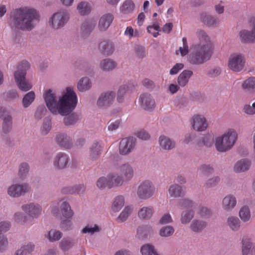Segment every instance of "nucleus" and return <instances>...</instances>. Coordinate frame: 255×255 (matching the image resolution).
I'll return each instance as SVG.
<instances>
[{
	"mask_svg": "<svg viewBox=\"0 0 255 255\" xmlns=\"http://www.w3.org/2000/svg\"><path fill=\"white\" fill-rule=\"evenodd\" d=\"M43 98L46 107L52 115L67 116L64 119L66 125H73L81 119L79 114H70L76 108L78 100L73 88L67 87L60 96H57L55 90L46 89L43 92Z\"/></svg>",
	"mask_w": 255,
	"mask_h": 255,
	"instance_id": "nucleus-1",
	"label": "nucleus"
},
{
	"mask_svg": "<svg viewBox=\"0 0 255 255\" xmlns=\"http://www.w3.org/2000/svg\"><path fill=\"white\" fill-rule=\"evenodd\" d=\"M195 35L198 43L192 46V52L188 56L187 61L191 64L200 65L209 60L212 56L211 40L206 32L201 29H197Z\"/></svg>",
	"mask_w": 255,
	"mask_h": 255,
	"instance_id": "nucleus-2",
	"label": "nucleus"
},
{
	"mask_svg": "<svg viewBox=\"0 0 255 255\" xmlns=\"http://www.w3.org/2000/svg\"><path fill=\"white\" fill-rule=\"evenodd\" d=\"M38 11L30 6H22L16 8L11 13L9 23L15 28L24 31H31L35 27V22L39 19Z\"/></svg>",
	"mask_w": 255,
	"mask_h": 255,
	"instance_id": "nucleus-3",
	"label": "nucleus"
},
{
	"mask_svg": "<svg viewBox=\"0 0 255 255\" xmlns=\"http://www.w3.org/2000/svg\"><path fill=\"white\" fill-rule=\"evenodd\" d=\"M238 139V133L236 129L229 128L215 139L216 149L219 152H226L232 149Z\"/></svg>",
	"mask_w": 255,
	"mask_h": 255,
	"instance_id": "nucleus-4",
	"label": "nucleus"
},
{
	"mask_svg": "<svg viewBox=\"0 0 255 255\" xmlns=\"http://www.w3.org/2000/svg\"><path fill=\"white\" fill-rule=\"evenodd\" d=\"M30 68V64L27 61H23L18 66L14 76L18 88L22 91L27 92L32 88L31 82L26 79L27 71Z\"/></svg>",
	"mask_w": 255,
	"mask_h": 255,
	"instance_id": "nucleus-5",
	"label": "nucleus"
},
{
	"mask_svg": "<svg viewBox=\"0 0 255 255\" xmlns=\"http://www.w3.org/2000/svg\"><path fill=\"white\" fill-rule=\"evenodd\" d=\"M70 18L69 12L65 9H62L54 13L49 17L48 23L52 29L59 30L66 25Z\"/></svg>",
	"mask_w": 255,
	"mask_h": 255,
	"instance_id": "nucleus-6",
	"label": "nucleus"
},
{
	"mask_svg": "<svg viewBox=\"0 0 255 255\" xmlns=\"http://www.w3.org/2000/svg\"><path fill=\"white\" fill-rule=\"evenodd\" d=\"M246 58L244 54L236 52L231 54L228 61V67L235 73L242 72L246 67Z\"/></svg>",
	"mask_w": 255,
	"mask_h": 255,
	"instance_id": "nucleus-7",
	"label": "nucleus"
},
{
	"mask_svg": "<svg viewBox=\"0 0 255 255\" xmlns=\"http://www.w3.org/2000/svg\"><path fill=\"white\" fill-rule=\"evenodd\" d=\"M156 192L154 184L151 180H145L139 184L136 194L139 199L146 200L154 197Z\"/></svg>",
	"mask_w": 255,
	"mask_h": 255,
	"instance_id": "nucleus-8",
	"label": "nucleus"
},
{
	"mask_svg": "<svg viewBox=\"0 0 255 255\" xmlns=\"http://www.w3.org/2000/svg\"><path fill=\"white\" fill-rule=\"evenodd\" d=\"M21 210L32 219H38L42 213V205L36 202H31L21 205Z\"/></svg>",
	"mask_w": 255,
	"mask_h": 255,
	"instance_id": "nucleus-9",
	"label": "nucleus"
},
{
	"mask_svg": "<svg viewBox=\"0 0 255 255\" xmlns=\"http://www.w3.org/2000/svg\"><path fill=\"white\" fill-rule=\"evenodd\" d=\"M30 190V187L26 183H13L7 188V194L11 198H18L28 193Z\"/></svg>",
	"mask_w": 255,
	"mask_h": 255,
	"instance_id": "nucleus-10",
	"label": "nucleus"
},
{
	"mask_svg": "<svg viewBox=\"0 0 255 255\" xmlns=\"http://www.w3.org/2000/svg\"><path fill=\"white\" fill-rule=\"evenodd\" d=\"M250 25L251 27V31L244 29L239 31V38L243 43H255V17H253L251 18Z\"/></svg>",
	"mask_w": 255,
	"mask_h": 255,
	"instance_id": "nucleus-11",
	"label": "nucleus"
},
{
	"mask_svg": "<svg viewBox=\"0 0 255 255\" xmlns=\"http://www.w3.org/2000/svg\"><path fill=\"white\" fill-rule=\"evenodd\" d=\"M115 93L112 91H107L102 93L97 101V107L102 110H106L114 103Z\"/></svg>",
	"mask_w": 255,
	"mask_h": 255,
	"instance_id": "nucleus-12",
	"label": "nucleus"
},
{
	"mask_svg": "<svg viewBox=\"0 0 255 255\" xmlns=\"http://www.w3.org/2000/svg\"><path fill=\"white\" fill-rule=\"evenodd\" d=\"M136 144V139L133 137L123 138L119 144V150L120 154L127 155L134 149Z\"/></svg>",
	"mask_w": 255,
	"mask_h": 255,
	"instance_id": "nucleus-13",
	"label": "nucleus"
},
{
	"mask_svg": "<svg viewBox=\"0 0 255 255\" xmlns=\"http://www.w3.org/2000/svg\"><path fill=\"white\" fill-rule=\"evenodd\" d=\"M138 102L140 107L147 111H152L156 107L154 99L149 93L141 94L139 97Z\"/></svg>",
	"mask_w": 255,
	"mask_h": 255,
	"instance_id": "nucleus-14",
	"label": "nucleus"
},
{
	"mask_svg": "<svg viewBox=\"0 0 255 255\" xmlns=\"http://www.w3.org/2000/svg\"><path fill=\"white\" fill-rule=\"evenodd\" d=\"M70 160V159L68 154L63 152H58L53 158V167L57 170L64 169L68 167Z\"/></svg>",
	"mask_w": 255,
	"mask_h": 255,
	"instance_id": "nucleus-15",
	"label": "nucleus"
},
{
	"mask_svg": "<svg viewBox=\"0 0 255 255\" xmlns=\"http://www.w3.org/2000/svg\"><path fill=\"white\" fill-rule=\"evenodd\" d=\"M191 124L193 129L197 131H204L208 127L206 118L200 114H196L192 117Z\"/></svg>",
	"mask_w": 255,
	"mask_h": 255,
	"instance_id": "nucleus-16",
	"label": "nucleus"
},
{
	"mask_svg": "<svg viewBox=\"0 0 255 255\" xmlns=\"http://www.w3.org/2000/svg\"><path fill=\"white\" fill-rule=\"evenodd\" d=\"M237 205V199L236 197L233 194H227L222 200L221 207L222 209L225 212H231L236 208Z\"/></svg>",
	"mask_w": 255,
	"mask_h": 255,
	"instance_id": "nucleus-17",
	"label": "nucleus"
},
{
	"mask_svg": "<svg viewBox=\"0 0 255 255\" xmlns=\"http://www.w3.org/2000/svg\"><path fill=\"white\" fill-rule=\"evenodd\" d=\"M241 243L242 255H255V246L251 237L247 236H244Z\"/></svg>",
	"mask_w": 255,
	"mask_h": 255,
	"instance_id": "nucleus-18",
	"label": "nucleus"
},
{
	"mask_svg": "<svg viewBox=\"0 0 255 255\" xmlns=\"http://www.w3.org/2000/svg\"><path fill=\"white\" fill-rule=\"evenodd\" d=\"M114 20V15L111 13L102 15L99 20L98 28L102 32L106 31Z\"/></svg>",
	"mask_w": 255,
	"mask_h": 255,
	"instance_id": "nucleus-19",
	"label": "nucleus"
},
{
	"mask_svg": "<svg viewBox=\"0 0 255 255\" xmlns=\"http://www.w3.org/2000/svg\"><path fill=\"white\" fill-rule=\"evenodd\" d=\"M251 166V160L244 158L237 161L233 166V171L236 173H241L247 171Z\"/></svg>",
	"mask_w": 255,
	"mask_h": 255,
	"instance_id": "nucleus-20",
	"label": "nucleus"
},
{
	"mask_svg": "<svg viewBox=\"0 0 255 255\" xmlns=\"http://www.w3.org/2000/svg\"><path fill=\"white\" fill-rule=\"evenodd\" d=\"M94 3L92 1L82 0L77 5L76 9L81 16L88 15L91 12Z\"/></svg>",
	"mask_w": 255,
	"mask_h": 255,
	"instance_id": "nucleus-21",
	"label": "nucleus"
},
{
	"mask_svg": "<svg viewBox=\"0 0 255 255\" xmlns=\"http://www.w3.org/2000/svg\"><path fill=\"white\" fill-rule=\"evenodd\" d=\"M117 170L123 175L122 177L126 181H130L133 176V168L128 163L119 165L117 167Z\"/></svg>",
	"mask_w": 255,
	"mask_h": 255,
	"instance_id": "nucleus-22",
	"label": "nucleus"
},
{
	"mask_svg": "<svg viewBox=\"0 0 255 255\" xmlns=\"http://www.w3.org/2000/svg\"><path fill=\"white\" fill-rule=\"evenodd\" d=\"M134 85L131 83L121 85L117 91V101L119 103L124 102L127 94L132 91Z\"/></svg>",
	"mask_w": 255,
	"mask_h": 255,
	"instance_id": "nucleus-23",
	"label": "nucleus"
},
{
	"mask_svg": "<svg viewBox=\"0 0 255 255\" xmlns=\"http://www.w3.org/2000/svg\"><path fill=\"white\" fill-rule=\"evenodd\" d=\"M103 148V144L101 141H94L89 148V155L90 159L92 160L98 159L101 156Z\"/></svg>",
	"mask_w": 255,
	"mask_h": 255,
	"instance_id": "nucleus-24",
	"label": "nucleus"
},
{
	"mask_svg": "<svg viewBox=\"0 0 255 255\" xmlns=\"http://www.w3.org/2000/svg\"><path fill=\"white\" fill-rule=\"evenodd\" d=\"M62 215L64 218L71 219L73 216L74 212L71 207L65 198H62L58 201Z\"/></svg>",
	"mask_w": 255,
	"mask_h": 255,
	"instance_id": "nucleus-25",
	"label": "nucleus"
},
{
	"mask_svg": "<svg viewBox=\"0 0 255 255\" xmlns=\"http://www.w3.org/2000/svg\"><path fill=\"white\" fill-rule=\"evenodd\" d=\"M158 142L160 147L166 150H172L176 146V142L174 139L164 135L159 136Z\"/></svg>",
	"mask_w": 255,
	"mask_h": 255,
	"instance_id": "nucleus-26",
	"label": "nucleus"
},
{
	"mask_svg": "<svg viewBox=\"0 0 255 255\" xmlns=\"http://www.w3.org/2000/svg\"><path fill=\"white\" fill-rule=\"evenodd\" d=\"M200 20L209 27H215L219 24L218 18L205 12H202L200 15Z\"/></svg>",
	"mask_w": 255,
	"mask_h": 255,
	"instance_id": "nucleus-27",
	"label": "nucleus"
},
{
	"mask_svg": "<svg viewBox=\"0 0 255 255\" xmlns=\"http://www.w3.org/2000/svg\"><path fill=\"white\" fill-rule=\"evenodd\" d=\"M109 188L119 187L124 184L125 180L122 175L117 172H112L108 175Z\"/></svg>",
	"mask_w": 255,
	"mask_h": 255,
	"instance_id": "nucleus-28",
	"label": "nucleus"
},
{
	"mask_svg": "<svg viewBox=\"0 0 255 255\" xmlns=\"http://www.w3.org/2000/svg\"><path fill=\"white\" fill-rule=\"evenodd\" d=\"M183 195L182 187L175 183L169 185L167 190V196L169 198H176Z\"/></svg>",
	"mask_w": 255,
	"mask_h": 255,
	"instance_id": "nucleus-29",
	"label": "nucleus"
},
{
	"mask_svg": "<svg viewBox=\"0 0 255 255\" xmlns=\"http://www.w3.org/2000/svg\"><path fill=\"white\" fill-rule=\"evenodd\" d=\"M96 26V21L93 19L85 20L81 27V33L83 36H87L93 31Z\"/></svg>",
	"mask_w": 255,
	"mask_h": 255,
	"instance_id": "nucleus-30",
	"label": "nucleus"
},
{
	"mask_svg": "<svg viewBox=\"0 0 255 255\" xmlns=\"http://www.w3.org/2000/svg\"><path fill=\"white\" fill-rule=\"evenodd\" d=\"M226 225L232 231L238 232L241 228V222L238 217L230 215L227 218Z\"/></svg>",
	"mask_w": 255,
	"mask_h": 255,
	"instance_id": "nucleus-31",
	"label": "nucleus"
},
{
	"mask_svg": "<svg viewBox=\"0 0 255 255\" xmlns=\"http://www.w3.org/2000/svg\"><path fill=\"white\" fill-rule=\"evenodd\" d=\"M135 3L132 0H125L121 4L119 10L124 15L132 13L135 9Z\"/></svg>",
	"mask_w": 255,
	"mask_h": 255,
	"instance_id": "nucleus-32",
	"label": "nucleus"
},
{
	"mask_svg": "<svg viewBox=\"0 0 255 255\" xmlns=\"http://www.w3.org/2000/svg\"><path fill=\"white\" fill-rule=\"evenodd\" d=\"M193 74V72L190 70H183L177 77V81L179 86L181 87L186 86Z\"/></svg>",
	"mask_w": 255,
	"mask_h": 255,
	"instance_id": "nucleus-33",
	"label": "nucleus"
},
{
	"mask_svg": "<svg viewBox=\"0 0 255 255\" xmlns=\"http://www.w3.org/2000/svg\"><path fill=\"white\" fill-rule=\"evenodd\" d=\"M125 198L123 195L116 196L113 200L111 211L114 213L119 212L125 206Z\"/></svg>",
	"mask_w": 255,
	"mask_h": 255,
	"instance_id": "nucleus-34",
	"label": "nucleus"
},
{
	"mask_svg": "<svg viewBox=\"0 0 255 255\" xmlns=\"http://www.w3.org/2000/svg\"><path fill=\"white\" fill-rule=\"evenodd\" d=\"M92 83L88 77H83L78 81L77 85L78 90L80 92H85L91 89Z\"/></svg>",
	"mask_w": 255,
	"mask_h": 255,
	"instance_id": "nucleus-35",
	"label": "nucleus"
},
{
	"mask_svg": "<svg viewBox=\"0 0 255 255\" xmlns=\"http://www.w3.org/2000/svg\"><path fill=\"white\" fill-rule=\"evenodd\" d=\"M141 255H162L152 244L146 243L142 245L140 249Z\"/></svg>",
	"mask_w": 255,
	"mask_h": 255,
	"instance_id": "nucleus-36",
	"label": "nucleus"
},
{
	"mask_svg": "<svg viewBox=\"0 0 255 255\" xmlns=\"http://www.w3.org/2000/svg\"><path fill=\"white\" fill-rule=\"evenodd\" d=\"M117 66V62L110 58H106L101 61L100 68L105 72H110L115 69Z\"/></svg>",
	"mask_w": 255,
	"mask_h": 255,
	"instance_id": "nucleus-37",
	"label": "nucleus"
},
{
	"mask_svg": "<svg viewBox=\"0 0 255 255\" xmlns=\"http://www.w3.org/2000/svg\"><path fill=\"white\" fill-rule=\"evenodd\" d=\"M99 47L101 52L107 55L112 54L114 51V45L109 40H103L100 42Z\"/></svg>",
	"mask_w": 255,
	"mask_h": 255,
	"instance_id": "nucleus-38",
	"label": "nucleus"
},
{
	"mask_svg": "<svg viewBox=\"0 0 255 255\" xmlns=\"http://www.w3.org/2000/svg\"><path fill=\"white\" fill-rule=\"evenodd\" d=\"M56 139L58 143L62 147L69 148L72 146V139L66 134L61 133L57 134Z\"/></svg>",
	"mask_w": 255,
	"mask_h": 255,
	"instance_id": "nucleus-39",
	"label": "nucleus"
},
{
	"mask_svg": "<svg viewBox=\"0 0 255 255\" xmlns=\"http://www.w3.org/2000/svg\"><path fill=\"white\" fill-rule=\"evenodd\" d=\"M239 217L240 221L244 223L249 222L251 219V212L249 207L244 205L241 207L239 211Z\"/></svg>",
	"mask_w": 255,
	"mask_h": 255,
	"instance_id": "nucleus-40",
	"label": "nucleus"
},
{
	"mask_svg": "<svg viewBox=\"0 0 255 255\" xmlns=\"http://www.w3.org/2000/svg\"><path fill=\"white\" fill-rule=\"evenodd\" d=\"M194 216V212L191 209H186L183 210L180 215V222L183 225L188 224Z\"/></svg>",
	"mask_w": 255,
	"mask_h": 255,
	"instance_id": "nucleus-41",
	"label": "nucleus"
},
{
	"mask_svg": "<svg viewBox=\"0 0 255 255\" xmlns=\"http://www.w3.org/2000/svg\"><path fill=\"white\" fill-rule=\"evenodd\" d=\"M154 213L153 208L151 206H144L138 212V217L143 220H148L151 218Z\"/></svg>",
	"mask_w": 255,
	"mask_h": 255,
	"instance_id": "nucleus-42",
	"label": "nucleus"
},
{
	"mask_svg": "<svg viewBox=\"0 0 255 255\" xmlns=\"http://www.w3.org/2000/svg\"><path fill=\"white\" fill-rule=\"evenodd\" d=\"M207 223L203 220L195 219L192 221L190 225V229L194 232L200 233L205 228Z\"/></svg>",
	"mask_w": 255,
	"mask_h": 255,
	"instance_id": "nucleus-43",
	"label": "nucleus"
},
{
	"mask_svg": "<svg viewBox=\"0 0 255 255\" xmlns=\"http://www.w3.org/2000/svg\"><path fill=\"white\" fill-rule=\"evenodd\" d=\"M44 236L50 242L53 243L61 239L62 237V233L59 230L51 229Z\"/></svg>",
	"mask_w": 255,
	"mask_h": 255,
	"instance_id": "nucleus-44",
	"label": "nucleus"
},
{
	"mask_svg": "<svg viewBox=\"0 0 255 255\" xmlns=\"http://www.w3.org/2000/svg\"><path fill=\"white\" fill-rule=\"evenodd\" d=\"M75 244V240L71 238L63 239L59 243V248L64 252L68 251L71 249Z\"/></svg>",
	"mask_w": 255,
	"mask_h": 255,
	"instance_id": "nucleus-45",
	"label": "nucleus"
},
{
	"mask_svg": "<svg viewBox=\"0 0 255 255\" xmlns=\"http://www.w3.org/2000/svg\"><path fill=\"white\" fill-rule=\"evenodd\" d=\"M101 230V228L99 225L95 224H89L82 229L81 233L83 234L93 235L100 232Z\"/></svg>",
	"mask_w": 255,
	"mask_h": 255,
	"instance_id": "nucleus-46",
	"label": "nucleus"
},
{
	"mask_svg": "<svg viewBox=\"0 0 255 255\" xmlns=\"http://www.w3.org/2000/svg\"><path fill=\"white\" fill-rule=\"evenodd\" d=\"M35 94L34 91H31L25 94L22 100V105L24 108H27L34 101Z\"/></svg>",
	"mask_w": 255,
	"mask_h": 255,
	"instance_id": "nucleus-47",
	"label": "nucleus"
},
{
	"mask_svg": "<svg viewBox=\"0 0 255 255\" xmlns=\"http://www.w3.org/2000/svg\"><path fill=\"white\" fill-rule=\"evenodd\" d=\"M29 171V166L26 162L20 163L18 167V175L22 179H24Z\"/></svg>",
	"mask_w": 255,
	"mask_h": 255,
	"instance_id": "nucleus-48",
	"label": "nucleus"
},
{
	"mask_svg": "<svg viewBox=\"0 0 255 255\" xmlns=\"http://www.w3.org/2000/svg\"><path fill=\"white\" fill-rule=\"evenodd\" d=\"M25 213L21 211H17L13 215V220L21 225H25L27 223V216Z\"/></svg>",
	"mask_w": 255,
	"mask_h": 255,
	"instance_id": "nucleus-49",
	"label": "nucleus"
},
{
	"mask_svg": "<svg viewBox=\"0 0 255 255\" xmlns=\"http://www.w3.org/2000/svg\"><path fill=\"white\" fill-rule=\"evenodd\" d=\"M241 87L245 90L255 89V77H251L244 80L242 83Z\"/></svg>",
	"mask_w": 255,
	"mask_h": 255,
	"instance_id": "nucleus-50",
	"label": "nucleus"
},
{
	"mask_svg": "<svg viewBox=\"0 0 255 255\" xmlns=\"http://www.w3.org/2000/svg\"><path fill=\"white\" fill-rule=\"evenodd\" d=\"M12 118L10 115L4 117L3 120L2 131L6 133L9 132L12 128Z\"/></svg>",
	"mask_w": 255,
	"mask_h": 255,
	"instance_id": "nucleus-51",
	"label": "nucleus"
},
{
	"mask_svg": "<svg viewBox=\"0 0 255 255\" xmlns=\"http://www.w3.org/2000/svg\"><path fill=\"white\" fill-rule=\"evenodd\" d=\"M132 211V208L130 206L125 207L122 212L118 217L117 220L119 223H122L126 221Z\"/></svg>",
	"mask_w": 255,
	"mask_h": 255,
	"instance_id": "nucleus-52",
	"label": "nucleus"
},
{
	"mask_svg": "<svg viewBox=\"0 0 255 255\" xmlns=\"http://www.w3.org/2000/svg\"><path fill=\"white\" fill-rule=\"evenodd\" d=\"M148 33L151 34L154 37H157L159 35V31L160 28L158 22L154 21L151 25H148L147 28Z\"/></svg>",
	"mask_w": 255,
	"mask_h": 255,
	"instance_id": "nucleus-53",
	"label": "nucleus"
},
{
	"mask_svg": "<svg viewBox=\"0 0 255 255\" xmlns=\"http://www.w3.org/2000/svg\"><path fill=\"white\" fill-rule=\"evenodd\" d=\"M174 232L173 227L166 226L162 227L159 232V235L162 237H168L172 236Z\"/></svg>",
	"mask_w": 255,
	"mask_h": 255,
	"instance_id": "nucleus-54",
	"label": "nucleus"
},
{
	"mask_svg": "<svg viewBox=\"0 0 255 255\" xmlns=\"http://www.w3.org/2000/svg\"><path fill=\"white\" fill-rule=\"evenodd\" d=\"M220 177L214 176L208 178L205 182V186L206 188H210L216 186L220 181Z\"/></svg>",
	"mask_w": 255,
	"mask_h": 255,
	"instance_id": "nucleus-55",
	"label": "nucleus"
},
{
	"mask_svg": "<svg viewBox=\"0 0 255 255\" xmlns=\"http://www.w3.org/2000/svg\"><path fill=\"white\" fill-rule=\"evenodd\" d=\"M97 187L101 190L104 189L106 187L109 188V179L107 177L102 176L99 178L96 182Z\"/></svg>",
	"mask_w": 255,
	"mask_h": 255,
	"instance_id": "nucleus-56",
	"label": "nucleus"
},
{
	"mask_svg": "<svg viewBox=\"0 0 255 255\" xmlns=\"http://www.w3.org/2000/svg\"><path fill=\"white\" fill-rule=\"evenodd\" d=\"M35 244L30 242H26L20 247V249L27 255L34 252L35 250Z\"/></svg>",
	"mask_w": 255,
	"mask_h": 255,
	"instance_id": "nucleus-57",
	"label": "nucleus"
},
{
	"mask_svg": "<svg viewBox=\"0 0 255 255\" xmlns=\"http://www.w3.org/2000/svg\"><path fill=\"white\" fill-rule=\"evenodd\" d=\"M198 170L202 173L208 175L214 172V169L212 165L210 164H204L199 166Z\"/></svg>",
	"mask_w": 255,
	"mask_h": 255,
	"instance_id": "nucleus-58",
	"label": "nucleus"
},
{
	"mask_svg": "<svg viewBox=\"0 0 255 255\" xmlns=\"http://www.w3.org/2000/svg\"><path fill=\"white\" fill-rule=\"evenodd\" d=\"M136 232L138 235L144 234L145 235H147L148 234H152L153 233V229L151 226L144 225L138 227Z\"/></svg>",
	"mask_w": 255,
	"mask_h": 255,
	"instance_id": "nucleus-59",
	"label": "nucleus"
},
{
	"mask_svg": "<svg viewBox=\"0 0 255 255\" xmlns=\"http://www.w3.org/2000/svg\"><path fill=\"white\" fill-rule=\"evenodd\" d=\"M61 228L64 231H69L73 228V223L70 219L64 218L62 220L60 224Z\"/></svg>",
	"mask_w": 255,
	"mask_h": 255,
	"instance_id": "nucleus-60",
	"label": "nucleus"
},
{
	"mask_svg": "<svg viewBox=\"0 0 255 255\" xmlns=\"http://www.w3.org/2000/svg\"><path fill=\"white\" fill-rule=\"evenodd\" d=\"M243 112L250 116H252L255 115V108L253 104L252 105L246 104L244 105L243 108Z\"/></svg>",
	"mask_w": 255,
	"mask_h": 255,
	"instance_id": "nucleus-61",
	"label": "nucleus"
},
{
	"mask_svg": "<svg viewBox=\"0 0 255 255\" xmlns=\"http://www.w3.org/2000/svg\"><path fill=\"white\" fill-rule=\"evenodd\" d=\"M51 128V122L47 120L44 121L40 128V131L42 135H46L47 134Z\"/></svg>",
	"mask_w": 255,
	"mask_h": 255,
	"instance_id": "nucleus-62",
	"label": "nucleus"
},
{
	"mask_svg": "<svg viewBox=\"0 0 255 255\" xmlns=\"http://www.w3.org/2000/svg\"><path fill=\"white\" fill-rule=\"evenodd\" d=\"M182 46L179 47V51L182 56L186 55L189 52V47L186 37L182 38Z\"/></svg>",
	"mask_w": 255,
	"mask_h": 255,
	"instance_id": "nucleus-63",
	"label": "nucleus"
},
{
	"mask_svg": "<svg viewBox=\"0 0 255 255\" xmlns=\"http://www.w3.org/2000/svg\"><path fill=\"white\" fill-rule=\"evenodd\" d=\"M134 51L136 56L140 59H142L146 56L145 49L143 46L136 45L134 47Z\"/></svg>",
	"mask_w": 255,
	"mask_h": 255,
	"instance_id": "nucleus-64",
	"label": "nucleus"
}]
</instances>
